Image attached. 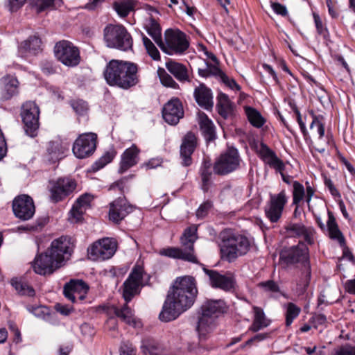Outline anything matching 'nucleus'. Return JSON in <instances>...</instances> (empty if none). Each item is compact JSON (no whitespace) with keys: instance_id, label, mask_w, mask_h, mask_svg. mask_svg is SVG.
Segmentation results:
<instances>
[{"instance_id":"nucleus-3","label":"nucleus","mask_w":355,"mask_h":355,"mask_svg":"<svg viewBox=\"0 0 355 355\" xmlns=\"http://www.w3.org/2000/svg\"><path fill=\"white\" fill-rule=\"evenodd\" d=\"M142 278V268L139 266L134 267L123 285V297L125 304L121 308H118L115 306H112L114 314L128 324L132 323L135 320L133 311L129 307L128 303L132 300L135 295L139 293Z\"/></svg>"},{"instance_id":"nucleus-17","label":"nucleus","mask_w":355,"mask_h":355,"mask_svg":"<svg viewBox=\"0 0 355 355\" xmlns=\"http://www.w3.org/2000/svg\"><path fill=\"white\" fill-rule=\"evenodd\" d=\"M97 135L94 133L80 135L74 141L73 153L79 159L86 158L94 153L96 147Z\"/></svg>"},{"instance_id":"nucleus-39","label":"nucleus","mask_w":355,"mask_h":355,"mask_svg":"<svg viewBox=\"0 0 355 355\" xmlns=\"http://www.w3.org/2000/svg\"><path fill=\"white\" fill-rule=\"evenodd\" d=\"M113 8L121 17H125L133 10L134 4L131 0H122L115 1L113 3Z\"/></svg>"},{"instance_id":"nucleus-29","label":"nucleus","mask_w":355,"mask_h":355,"mask_svg":"<svg viewBox=\"0 0 355 355\" xmlns=\"http://www.w3.org/2000/svg\"><path fill=\"white\" fill-rule=\"evenodd\" d=\"M328 220L327 222V230L329 237L335 241H337L340 247L345 248V239L340 230L336 218L334 214L330 211H327Z\"/></svg>"},{"instance_id":"nucleus-10","label":"nucleus","mask_w":355,"mask_h":355,"mask_svg":"<svg viewBox=\"0 0 355 355\" xmlns=\"http://www.w3.org/2000/svg\"><path fill=\"white\" fill-rule=\"evenodd\" d=\"M165 40L166 44H159V47L168 54H182L189 46L186 34L179 30H167Z\"/></svg>"},{"instance_id":"nucleus-16","label":"nucleus","mask_w":355,"mask_h":355,"mask_svg":"<svg viewBox=\"0 0 355 355\" xmlns=\"http://www.w3.org/2000/svg\"><path fill=\"white\" fill-rule=\"evenodd\" d=\"M288 196L285 190L278 194H270V200L264 208L265 215L271 223H277L281 218Z\"/></svg>"},{"instance_id":"nucleus-52","label":"nucleus","mask_w":355,"mask_h":355,"mask_svg":"<svg viewBox=\"0 0 355 355\" xmlns=\"http://www.w3.org/2000/svg\"><path fill=\"white\" fill-rule=\"evenodd\" d=\"M120 355H136V349L128 342H123L119 349Z\"/></svg>"},{"instance_id":"nucleus-8","label":"nucleus","mask_w":355,"mask_h":355,"mask_svg":"<svg viewBox=\"0 0 355 355\" xmlns=\"http://www.w3.org/2000/svg\"><path fill=\"white\" fill-rule=\"evenodd\" d=\"M279 264L284 268L297 263H301L302 268L310 265L309 248L302 242L288 248L283 249L279 254Z\"/></svg>"},{"instance_id":"nucleus-53","label":"nucleus","mask_w":355,"mask_h":355,"mask_svg":"<svg viewBox=\"0 0 355 355\" xmlns=\"http://www.w3.org/2000/svg\"><path fill=\"white\" fill-rule=\"evenodd\" d=\"M259 286L263 288L266 291H270L272 293H277L279 291V287L278 284L273 280H268L262 282L259 284Z\"/></svg>"},{"instance_id":"nucleus-11","label":"nucleus","mask_w":355,"mask_h":355,"mask_svg":"<svg viewBox=\"0 0 355 355\" xmlns=\"http://www.w3.org/2000/svg\"><path fill=\"white\" fill-rule=\"evenodd\" d=\"M241 158L237 149L231 147L216 160L213 169L219 175H227L239 168Z\"/></svg>"},{"instance_id":"nucleus-12","label":"nucleus","mask_w":355,"mask_h":355,"mask_svg":"<svg viewBox=\"0 0 355 355\" xmlns=\"http://www.w3.org/2000/svg\"><path fill=\"white\" fill-rule=\"evenodd\" d=\"M74 248L73 240L68 236H62L54 239L50 248L47 249L48 253L52 256L61 266L63 263L69 259Z\"/></svg>"},{"instance_id":"nucleus-30","label":"nucleus","mask_w":355,"mask_h":355,"mask_svg":"<svg viewBox=\"0 0 355 355\" xmlns=\"http://www.w3.org/2000/svg\"><path fill=\"white\" fill-rule=\"evenodd\" d=\"M198 124L202 135L207 141H211L216 139L215 125L204 112L198 114Z\"/></svg>"},{"instance_id":"nucleus-38","label":"nucleus","mask_w":355,"mask_h":355,"mask_svg":"<svg viewBox=\"0 0 355 355\" xmlns=\"http://www.w3.org/2000/svg\"><path fill=\"white\" fill-rule=\"evenodd\" d=\"M4 89L3 96L5 99H9L17 93L18 80L13 77L4 78Z\"/></svg>"},{"instance_id":"nucleus-63","label":"nucleus","mask_w":355,"mask_h":355,"mask_svg":"<svg viewBox=\"0 0 355 355\" xmlns=\"http://www.w3.org/2000/svg\"><path fill=\"white\" fill-rule=\"evenodd\" d=\"M268 334H258L247 340L243 345H242L241 347H244L245 346L250 345L253 342H259L263 340L268 337Z\"/></svg>"},{"instance_id":"nucleus-60","label":"nucleus","mask_w":355,"mask_h":355,"mask_svg":"<svg viewBox=\"0 0 355 355\" xmlns=\"http://www.w3.org/2000/svg\"><path fill=\"white\" fill-rule=\"evenodd\" d=\"M259 154L261 158L263 159V161L268 158V157H271L275 153L274 151H272L271 149H270L267 145H266L263 143L261 144L260 150H259Z\"/></svg>"},{"instance_id":"nucleus-59","label":"nucleus","mask_w":355,"mask_h":355,"mask_svg":"<svg viewBox=\"0 0 355 355\" xmlns=\"http://www.w3.org/2000/svg\"><path fill=\"white\" fill-rule=\"evenodd\" d=\"M314 22L315 24V27L318 33L320 35H325V33H327V29L323 26L322 20L320 16L315 13L313 14Z\"/></svg>"},{"instance_id":"nucleus-14","label":"nucleus","mask_w":355,"mask_h":355,"mask_svg":"<svg viewBox=\"0 0 355 355\" xmlns=\"http://www.w3.org/2000/svg\"><path fill=\"white\" fill-rule=\"evenodd\" d=\"M76 182L70 178H60L49 182L50 199L53 202L62 201L76 188Z\"/></svg>"},{"instance_id":"nucleus-15","label":"nucleus","mask_w":355,"mask_h":355,"mask_svg":"<svg viewBox=\"0 0 355 355\" xmlns=\"http://www.w3.org/2000/svg\"><path fill=\"white\" fill-rule=\"evenodd\" d=\"M116 247V242L113 239H99L88 248V255L94 261L107 260L114 254Z\"/></svg>"},{"instance_id":"nucleus-50","label":"nucleus","mask_w":355,"mask_h":355,"mask_svg":"<svg viewBox=\"0 0 355 355\" xmlns=\"http://www.w3.org/2000/svg\"><path fill=\"white\" fill-rule=\"evenodd\" d=\"M310 128L312 130H315L316 132L319 135L320 140L323 139L324 135V124L318 117H313L312 122L310 124Z\"/></svg>"},{"instance_id":"nucleus-35","label":"nucleus","mask_w":355,"mask_h":355,"mask_svg":"<svg viewBox=\"0 0 355 355\" xmlns=\"http://www.w3.org/2000/svg\"><path fill=\"white\" fill-rule=\"evenodd\" d=\"M141 349L144 355H161L162 352L159 344L151 338L142 340Z\"/></svg>"},{"instance_id":"nucleus-55","label":"nucleus","mask_w":355,"mask_h":355,"mask_svg":"<svg viewBox=\"0 0 355 355\" xmlns=\"http://www.w3.org/2000/svg\"><path fill=\"white\" fill-rule=\"evenodd\" d=\"M355 350V346L346 344L338 348L334 355H353Z\"/></svg>"},{"instance_id":"nucleus-13","label":"nucleus","mask_w":355,"mask_h":355,"mask_svg":"<svg viewBox=\"0 0 355 355\" xmlns=\"http://www.w3.org/2000/svg\"><path fill=\"white\" fill-rule=\"evenodd\" d=\"M56 58L67 67H76L80 61L79 49L67 40L56 43L54 48Z\"/></svg>"},{"instance_id":"nucleus-20","label":"nucleus","mask_w":355,"mask_h":355,"mask_svg":"<svg viewBox=\"0 0 355 355\" xmlns=\"http://www.w3.org/2000/svg\"><path fill=\"white\" fill-rule=\"evenodd\" d=\"M60 266L55 259L48 253V250L44 253L37 255L33 263V268L35 273L46 275L52 274Z\"/></svg>"},{"instance_id":"nucleus-1","label":"nucleus","mask_w":355,"mask_h":355,"mask_svg":"<svg viewBox=\"0 0 355 355\" xmlns=\"http://www.w3.org/2000/svg\"><path fill=\"white\" fill-rule=\"evenodd\" d=\"M198 294L196 282L191 276L178 277L167 294L159 318L163 322L175 320L194 303Z\"/></svg>"},{"instance_id":"nucleus-46","label":"nucleus","mask_w":355,"mask_h":355,"mask_svg":"<svg viewBox=\"0 0 355 355\" xmlns=\"http://www.w3.org/2000/svg\"><path fill=\"white\" fill-rule=\"evenodd\" d=\"M263 162L268 164L271 168H273L276 171H284L285 169L284 163L277 157L276 154L265 159Z\"/></svg>"},{"instance_id":"nucleus-24","label":"nucleus","mask_w":355,"mask_h":355,"mask_svg":"<svg viewBox=\"0 0 355 355\" xmlns=\"http://www.w3.org/2000/svg\"><path fill=\"white\" fill-rule=\"evenodd\" d=\"M162 114L166 123L171 125H176L184 116L181 101L177 98L170 100L164 105Z\"/></svg>"},{"instance_id":"nucleus-23","label":"nucleus","mask_w":355,"mask_h":355,"mask_svg":"<svg viewBox=\"0 0 355 355\" xmlns=\"http://www.w3.org/2000/svg\"><path fill=\"white\" fill-rule=\"evenodd\" d=\"M133 210V206L130 205L125 198H119L110 204V220L119 223Z\"/></svg>"},{"instance_id":"nucleus-61","label":"nucleus","mask_w":355,"mask_h":355,"mask_svg":"<svg viewBox=\"0 0 355 355\" xmlns=\"http://www.w3.org/2000/svg\"><path fill=\"white\" fill-rule=\"evenodd\" d=\"M207 65H208L209 76H214L219 78L220 79H221L222 77L225 78V73L217 66L213 65V64H207Z\"/></svg>"},{"instance_id":"nucleus-9","label":"nucleus","mask_w":355,"mask_h":355,"mask_svg":"<svg viewBox=\"0 0 355 355\" xmlns=\"http://www.w3.org/2000/svg\"><path fill=\"white\" fill-rule=\"evenodd\" d=\"M21 116L26 134L35 137L37 135L40 123V109L33 101H26L21 106Z\"/></svg>"},{"instance_id":"nucleus-4","label":"nucleus","mask_w":355,"mask_h":355,"mask_svg":"<svg viewBox=\"0 0 355 355\" xmlns=\"http://www.w3.org/2000/svg\"><path fill=\"white\" fill-rule=\"evenodd\" d=\"M220 254L222 259L234 261L237 257L245 254L250 248L247 237L227 230L220 234Z\"/></svg>"},{"instance_id":"nucleus-34","label":"nucleus","mask_w":355,"mask_h":355,"mask_svg":"<svg viewBox=\"0 0 355 355\" xmlns=\"http://www.w3.org/2000/svg\"><path fill=\"white\" fill-rule=\"evenodd\" d=\"M217 109L219 114L227 119L232 111V106L227 95L220 92L217 96Z\"/></svg>"},{"instance_id":"nucleus-5","label":"nucleus","mask_w":355,"mask_h":355,"mask_svg":"<svg viewBox=\"0 0 355 355\" xmlns=\"http://www.w3.org/2000/svg\"><path fill=\"white\" fill-rule=\"evenodd\" d=\"M197 230L198 227L195 225H191L184 230L180 238V243L184 249L174 247L163 248L159 251V254L170 258L197 263L198 260L194 255L193 247L194 243L198 238Z\"/></svg>"},{"instance_id":"nucleus-48","label":"nucleus","mask_w":355,"mask_h":355,"mask_svg":"<svg viewBox=\"0 0 355 355\" xmlns=\"http://www.w3.org/2000/svg\"><path fill=\"white\" fill-rule=\"evenodd\" d=\"M293 110L296 114L297 121L300 125L301 132L303 134V136H304V138L306 142L309 144H312L313 141H312L311 137L306 128L305 123L303 122V121L302 119V116L300 114V111L298 110V109L296 107H295L293 108Z\"/></svg>"},{"instance_id":"nucleus-54","label":"nucleus","mask_w":355,"mask_h":355,"mask_svg":"<svg viewBox=\"0 0 355 355\" xmlns=\"http://www.w3.org/2000/svg\"><path fill=\"white\" fill-rule=\"evenodd\" d=\"M61 0H34L35 5L39 12L53 6L55 3H58Z\"/></svg>"},{"instance_id":"nucleus-37","label":"nucleus","mask_w":355,"mask_h":355,"mask_svg":"<svg viewBox=\"0 0 355 355\" xmlns=\"http://www.w3.org/2000/svg\"><path fill=\"white\" fill-rule=\"evenodd\" d=\"M11 284L17 293L21 295L33 296L35 295L34 289L21 279H12Z\"/></svg>"},{"instance_id":"nucleus-22","label":"nucleus","mask_w":355,"mask_h":355,"mask_svg":"<svg viewBox=\"0 0 355 355\" xmlns=\"http://www.w3.org/2000/svg\"><path fill=\"white\" fill-rule=\"evenodd\" d=\"M88 286L82 280H71L64 286V295L66 298L72 302H82L85 300Z\"/></svg>"},{"instance_id":"nucleus-28","label":"nucleus","mask_w":355,"mask_h":355,"mask_svg":"<svg viewBox=\"0 0 355 355\" xmlns=\"http://www.w3.org/2000/svg\"><path fill=\"white\" fill-rule=\"evenodd\" d=\"M286 230L291 236L303 237L304 241L309 245L314 243V230L311 227H306L301 223H290L286 227Z\"/></svg>"},{"instance_id":"nucleus-64","label":"nucleus","mask_w":355,"mask_h":355,"mask_svg":"<svg viewBox=\"0 0 355 355\" xmlns=\"http://www.w3.org/2000/svg\"><path fill=\"white\" fill-rule=\"evenodd\" d=\"M272 8L275 11V12L282 16H286L288 14V11L286 6L282 5L279 3H272Z\"/></svg>"},{"instance_id":"nucleus-56","label":"nucleus","mask_w":355,"mask_h":355,"mask_svg":"<svg viewBox=\"0 0 355 355\" xmlns=\"http://www.w3.org/2000/svg\"><path fill=\"white\" fill-rule=\"evenodd\" d=\"M26 0H8L7 8L11 12H16L25 3Z\"/></svg>"},{"instance_id":"nucleus-40","label":"nucleus","mask_w":355,"mask_h":355,"mask_svg":"<svg viewBox=\"0 0 355 355\" xmlns=\"http://www.w3.org/2000/svg\"><path fill=\"white\" fill-rule=\"evenodd\" d=\"M293 205L296 207L295 210V212H296L300 203L305 198V189L298 181L293 182Z\"/></svg>"},{"instance_id":"nucleus-25","label":"nucleus","mask_w":355,"mask_h":355,"mask_svg":"<svg viewBox=\"0 0 355 355\" xmlns=\"http://www.w3.org/2000/svg\"><path fill=\"white\" fill-rule=\"evenodd\" d=\"M70 144L65 139L60 138L51 141L46 146V154L49 160L55 163L60 161L65 157V153L68 151Z\"/></svg>"},{"instance_id":"nucleus-57","label":"nucleus","mask_w":355,"mask_h":355,"mask_svg":"<svg viewBox=\"0 0 355 355\" xmlns=\"http://www.w3.org/2000/svg\"><path fill=\"white\" fill-rule=\"evenodd\" d=\"M84 209L85 208L79 207L77 204L75 203L70 211L71 217L75 219L76 221L80 220L83 217Z\"/></svg>"},{"instance_id":"nucleus-45","label":"nucleus","mask_w":355,"mask_h":355,"mask_svg":"<svg viewBox=\"0 0 355 355\" xmlns=\"http://www.w3.org/2000/svg\"><path fill=\"white\" fill-rule=\"evenodd\" d=\"M142 40L148 54L154 60H159L160 59V54L155 44L146 35H143Z\"/></svg>"},{"instance_id":"nucleus-47","label":"nucleus","mask_w":355,"mask_h":355,"mask_svg":"<svg viewBox=\"0 0 355 355\" xmlns=\"http://www.w3.org/2000/svg\"><path fill=\"white\" fill-rule=\"evenodd\" d=\"M200 174L202 180V189L207 192L209 190L210 182H211V176L212 174L211 168H200Z\"/></svg>"},{"instance_id":"nucleus-44","label":"nucleus","mask_w":355,"mask_h":355,"mask_svg":"<svg viewBox=\"0 0 355 355\" xmlns=\"http://www.w3.org/2000/svg\"><path fill=\"white\" fill-rule=\"evenodd\" d=\"M148 35L154 40V41L158 44H163L162 40L161 28L159 24L153 19L150 20V24L147 28Z\"/></svg>"},{"instance_id":"nucleus-51","label":"nucleus","mask_w":355,"mask_h":355,"mask_svg":"<svg viewBox=\"0 0 355 355\" xmlns=\"http://www.w3.org/2000/svg\"><path fill=\"white\" fill-rule=\"evenodd\" d=\"M213 206V203L210 200H207L200 205L198 209L196 211V216L198 218H203L207 214L209 211L211 209Z\"/></svg>"},{"instance_id":"nucleus-58","label":"nucleus","mask_w":355,"mask_h":355,"mask_svg":"<svg viewBox=\"0 0 355 355\" xmlns=\"http://www.w3.org/2000/svg\"><path fill=\"white\" fill-rule=\"evenodd\" d=\"M93 197L90 194L85 193L82 196H80L76 202V204H77L79 207H82L83 208H85L87 207L91 201L92 200Z\"/></svg>"},{"instance_id":"nucleus-2","label":"nucleus","mask_w":355,"mask_h":355,"mask_svg":"<svg viewBox=\"0 0 355 355\" xmlns=\"http://www.w3.org/2000/svg\"><path fill=\"white\" fill-rule=\"evenodd\" d=\"M104 78L110 86L128 89L139 83L138 67L136 64L119 60H112L103 71Z\"/></svg>"},{"instance_id":"nucleus-36","label":"nucleus","mask_w":355,"mask_h":355,"mask_svg":"<svg viewBox=\"0 0 355 355\" xmlns=\"http://www.w3.org/2000/svg\"><path fill=\"white\" fill-rule=\"evenodd\" d=\"M41 40L37 36H31L27 40L21 43L20 49L26 53L33 55L37 54L41 51Z\"/></svg>"},{"instance_id":"nucleus-49","label":"nucleus","mask_w":355,"mask_h":355,"mask_svg":"<svg viewBox=\"0 0 355 355\" xmlns=\"http://www.w3.org/2000/svg\"><path fill=\"white\" fill-rule=\"evenodd\" d=\"M70 104L76 113L79 115H83L88 110L87 102L81 99L73 100Z\"/></svg>"},{"instance_id":"nucleus-7","label":"nucleus","mask_w":355,"mask_h":355,"mask_svg":"<svg viewBox=\"0 0 355 355\" xmlns=\"http://www.w3.org/2000/svg\"><path fill=\"white\" fill-rule=\"evenodd\" d=\"M103 40L108 48L123 51L131 49L133 44L131 35L121 24H107L103 30Z\"/></svg>"},{"instance_id":"nucleus-26","label":"nucleus","mask_w":355,"mask_h":355,"mask_svg":"<svg viewBox=\"0 0 355 355\" xmlns=\"http://www.w3.org/2000/svg\"><path fill=\"white\" fill-rule=\"evenodd\" d=\"M139 149L135 144L132 145L131 147L125 149L121 155L119 173L122 174L131 167L135 166L139 159Z\"/></svg>"},{"instance_id":"nucleus-42","label":"nucleus","mask_w":355,"mask_h":355,"mask_svg":"<svg viewBox=\"0 0 355 355\" xmlns=\"http://www.w3.org/2000/svg\"><path fill=\"white\" fill-rule=\"evenodd\" d=\"M116 155V152L114 149H111L106 151L101 157H100L93 165L92 170L97 171L103 168L106 164L110 163Z\"/></svg>"},{"instance_id":"nucleus-18","label":"nucleus","mask_w":355,"mask_h":355,"mask_svg":"<svg viewBox=\"0 0 355 355\" xmlns=\"http://www.w3.org/2000/svg\"><path fill=\"white\" fill-rule=\"evenodd\" d=\"M12 210L17 218L28 220L35 212L33 200L25 194L17 196L12 202Z\"/></svg>"},{"instance_id":"nucleus-41","label":"nucleus","mask_w":355,"mask_h":355,"mask_svg":"<svg viewBox=\"0 0 355 355\" xmlns=\"http://www.w3.org/2000/svg\"><path fill=\"white\" fill-rule=\"evenodd\" d=\"M245 113L249 122L256 128H261L265 123L264 119L261 114L254 108L246 107Z\"/></svg>"},{"instance_id":"nucleus-62","label":"nucleus","mask_w":355,"mask_h":355,"mask_svg":"<svg viewBox=\"0 0 355 355\" xmlns=\"http://www.w3.org/2000/svg\"><path fill=\"white\" fill-rule=\"evenodd\" d=\"M161 82L164 86L173 88H175L176 86L178 85V84L173 79V78L170 75L166 73L161 77Z\"/></svg>"},{"instance_id":"nucleus-27","label":"nucleus","mask_w":355,"mask_h":355,"mask_svg":"<svg viewBox=\"0 0 355 355\" xmlns=\"http://www.w3.org/2000/svg\"><path fill=\"white\" fill-rule=\"evenodd\" d=\"M194 98L198 105L205 110H211L214 105L211 90L204 83H200L193 92Z\"/></svg>"},{"instance_id":"nucleus-31","label":"nucleus","mask_w":355,"mask_h":355,"mask_svg":"<svg viewBox=\"0 0 355 355\" xmlns=\"http://www.w3.org/2000/svg\"><path fill=\"white\" fill-rule=\"evenodd\" d=\"M311 277V266L306 264V268H302L298 278L296 279L295 293L299 296L304 295L309 286Z\"/></svg>"},{"instance_id":"nucleus-32","label":"nucleus","mask_w":355,"mask_h":355,"mask_svg":"<svg viewBox=\"0 0 355 355\" xmlns=\"http://www.w3.org/2000/svg\"><path fill=\"white\" fill-rule=\"evenodd\" d=\"M166 67L179 81H189V71L184 64L174 61H168L166 64Z\"/></svg>"},{"instance_id":"nucleus-6","label":"nucleus","mask_w":355,"mask_h":355,"mask_svg":"<svg viewBox=\"0 0 355 355\" xmlns=\"http://www.w3.org/2000/svg\"><path fill=\"white\" fill-rule=\"evenodd\" d=\"M225 302L222 300H209L202 304L196 330L200 340L205 339L215 326V319L226 311Z\"/></svg>"},{"instance_id":"nucleus-19","label":"nucleus","mask_w":355,"mask_h":355,"mask_svg":"<svg viewBox=\"0 0 355 355\" xmlns=\"http://www.w3.org/2000/svg\"><path fill=\"white\" fill-rule=\"evenodd\" d=\"M205 274L209 277L210 284L214 288H218L225 291H229L235 286V278L230 272L224 274L216 270L204 269Z\"/></svg>"},{"instance_id":"nucleus-21","label":"nucleus","mask_w":355,"mask_h":355,"mask_svg":"<svg viewBox=\"0 0 355 355\" xmlns=\"http://www.w3.org/2000/svg\"><path fill=\"white\" fill-rule=\"evenodd\" d=\"M198 146V138L191 132H187L182 139L180 146V154L182 159L181 164L184 166H189L193 163L191 155Z\"/></svg>"},{"instance_id":"nucleus-33","label":"nucleus","mask_w":355,"mask_h":355,"mask_svg":"<svg viewBox=\"0 0 355 355\" xmlns=\"http://www.w3.org/2000/svg\"><path fill=\"white\" fill-rule=\"evenodd\" d=\"M254 311V320L253 322L250 327V330L253 332H257L264 327H266L269 324V322L266 318L265 313L262 309L258 306L253 307Z\"/></svg>"},{"instance_id":"nucleus-43","label":"nucleus","mask_w":355,"mask_h":355,"mask_svg":"<svg viewBox=\"0 0 355 355\" xmlns=\"http://www.w3.org/2000/svg\"><path fill=\"white\" fill-rule=\"evenodd\" d=\"M301 309L293 302H289L286 305V325L289 327L293 320L298 317Z\"/></svg>"}]
</instances>
